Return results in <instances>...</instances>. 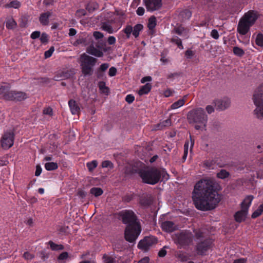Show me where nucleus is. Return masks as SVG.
I'll list each match as a JSON object with an SVG mask.
<instances>
[{"mask_svg":"<svg viewBox=\"0 0 263 263\" xmlns=\"http://www.w3.org/2000/svg\"><path fill=\"white\" fill-rule=\"evenodd\" d=\"M192 198L198 210L206 211L214 209L220 201L214 179L206 178L197 182L194 186Z\"/></svg>","mask_w":263,"mask_h":263,"instance_id":"1","label":"nucleus"},{"mask_svg":"<svg viewBox=\"0 0 263 263\" xmlns=\"http://www.w3.org/2000/svg\"><path fill=\"white\" fill-rule=\"evenodd\" d=\"M122 222L127 226L125 231V238L129 242H134L141 233V226L136 214L132 210H125L119 214Z\"/></svg>","mask_w":263,"mask_h":263,"instance_id":"2","label":"nucleus"},{"mask_svg":"<svg viewBox=\"0 0 263 263\" xmlns=\"http://www.w3.org/2000/svg\"><path fill=\"white\" fill-rule=\"evenodd\" d=\"M193 232L196 242L195 249L197 253L201 256L206 255V252L212 248L213 240L206 235L202 229H194Z\"/></svg>","mask_w":263,"mask_h":263,"instance_id":"3","label":"nucleus"},{"mask_svg":"<svg viewBox=\"0 0 263 263\" xmlns=\"http://www.w3.org/2000/svg\"><path fill=\"white\" fill-rule=\"evenodd\" d=\"M187 119L190 124L194 125L196 130H205L208 120V115L203 108L198 107L189 111Z\"/></svg>","mask_w":263,"mask_h":263,"instance_id":"4","label":"nucleus"},{"mask_svg":"<svg viewBox=\"0 0 263 263\" xmlns=\"http://www.w3.org/2000/svg\"><path fill=\"white\" fill-rule=\"evenodd\" d=\"M139 175L144 183L154 185L157 184L161 178L167 180L169 175L165 169L151 167L147 170L140 171Z\"/></svg>","mask_w":263,"mask_h":263,"instance_id":"5","label":"nucleus"},{"mask_svg":"<svg viewBox=\"0 0 263 263\" xmlns=\"http://www.w3.org/2000/svg\"><path fill=\"white\" fill-rule=\"evenodd\" d=\"M194 235L190 230H183L175 233L173 236V239L178 247L185 248L193 243Z\"/></svg>","mask_w":263,"mask_h":263,"instance_id":"6","label":"nucleus"},{"mask_svg":"<svg viewBox=\"0 0 263 263\" xmlns=\"http://www.w3.org/2000/svg\"><path fill=\"white\" fill-rule=\"evenodd\" d=\"M253 100L256 108L254 113L258 119H263V86L257 88L255 91Z\"/></svg>","mask_w":263,"mask_h":263,"instance_id":"7","label":"nucleus"},{"mask_svg":"<svg viewBox=\"0 0 263 263\" xmlns=\"http://www.w3.org/2000/svg\"><path fill=\"white\" fill-rule=\"evenodd\" d=\"M81 66L82 73L84 76H91L93 70L92 67L95 65L97 59L85 53L81 55Z\"/></svg>","mask_w":263,"mask_h":263,"instance_id":"8","label":"nucleus"},{"mask_svg":"<svg viewBox=\"0 0 263 263\" xmlns=\"http://www.w3.org/2000/svg\"><path fill=\"white\" fill-rule=\"evenodd\" d=\"M101 28L103 30L112 34L117 32L121 28V26L120 24L119 23V21L116 20L114 17L102 22Z\"/></svg>","mask_w":263,"mask_h":263,"instance_id":"9","label":"nucleus"},{"mask_svg":"<svg viewBox=\"0 0 263 263\" xmlns=\"http://www.w3.org/2000/svg\"><path fill=\"white\" fill-rule=\"evenodd\" d=\"M28 98L27 95L22 91L9 90L6 87L4 99L6 100L15 102L22 101Z\"/></svg>","mask_w":263,"mask_h":263,"instance_id":"10","label":"nucleus"},{"mask_svg":"<svg viewBox=\"0 0 263 263\" xmlns=\"http://www.w3.org/2000/svg\"><path fill=\"white\" fill-rule=\"evenodd\" d=\"M157 243V239L153 236H145L138 244V248L143 251H147Z\"/></svg>","mask_w":263,"mask_h":263,"instance_id":"11","label":"nucleus"},{"mask_svg":"<svg viewBox=\"0 0 263 263\" xmlns=\"http://www.w3.org/2000/svg\"><path fill=\"white\" fill-rule=\"evenodd\" d=\"M14 135L13 132H6L1 139V146L3 149H8L11 147L14 143Z\"/></svg>","mask_w":263,"mask_h":263,"instance_id":"12","label":"nucleus"},{"mask_svg":"<svg viewBox=\"0 0 263 263\" xmlns=\"http://www.w3.org/2000/svg\"><path fill=\"white\" fill-rule=\"evenodd\" d=\"M252 26L251 24L241 17L238 22L237 30L240 34L245 35L250 31Z\"/></svg>","mask_w":263,"mask_h":263,"instance_id":"13","label":"nucleus"},{"mask_svg":"<svg viewBox=\"0 0 263 263\" xmlns=\"http://www.w3.org/2000/svg\"><path fill=\"white\" fill-rule=\"evenodd\" d=\"M147 11H154L162 6V0H143Z\"/></svg>","mask_w":263,"mask_h":263,"instance_id":"14","label":"nucleus"},{"mask_svg":"<svg viewBox=\"0 0 263 263\" xmlns=\"http://www.w3.org/2000/svg\"><path fill=\"white\" fill-rule=\"evenodd\" d=\"M259 17L258 13L254 10H249L246 12L242 17L252 26H253Z\"/></svg>","mask_w":263,"mask_h":263,"instance_id":"15","label":"nucleus"},{"mask_svg":"<svg viewBox=\"0 0 263 263\" xmlns=\"http://www.w3.org/2000/svg\"><path fill=\"white\" fill-rule=\"evenodd\" d=\"M230 103V100L228 98L218 99L215 101V105L216 109L221 110L227 108L229 106Z\"/></svg>","mask_w":263,"mask_h":263,"instance_id":"16","label":"nucleus"},{"mask_svg":"<svg viewBox=\"0 0 263 263\" xmlns=\"http://www.w3.org/2000/svg\"><path fill=\"white\" fill-rule=\"evenodd\" d=\"M249 212L240 209L237 211L234 215L235 220L238 223H241L246 220Z\"/></svg>","mask_w":263,"mask_h":263,"instance_id":"17","label":"nucleus"},{"mask_svg":"<svg viewBox=\"0 0 263 263\" xmlns=\"http://www.w3.org/2000/svg\"><path fill=\"white\" fill-rule=\"evenodd\" d=\"M254 196L252 195L247 196L240 204L241 209L249 212V208L251 205Z\"/></svg>","mask_w":263,"mask_h":263,"instance_id":"18","label":"nucleus"},{"mask_svg":"<svg viewBox=\"0 0 263 263\" xmlns=\"http://www.w3.org/2000/svg\"><path fill=\"white\" fill-rule=\"evenodd\" d=\"M52 12L47 11L42 13L39 17V21L43 26H47L49 24V17L51 15Z\"/></svg>","mask_w":263,"mask_h":263,"instance_id":"19","label":"nucleus"},{"mask_svg":"<svg viewBox=\"0 0 263 263\" xmlns=\"http://www.w3.org/2000/svg\"><path fill=\"white\" fill-rule=\"evenodd\" d=\"M162 230L167 232H172L175 230V223L171 221H165L161 224Z\"/></svg>","mask_w":263,"mask_h":263,"instance_id":"20","label":"nucleus"},{"mask_svg":"<svg viewBox=\"0 0 263 263\" xmlns=\"http://www.w3.org/2000/svg\"><path fill=\"white\" fill-rule=\"evenodd\" d=\"M174 32L178 35L184 36L185 38L188 37V31L187 29L182 25L175 27Z\"/></svg>","mask_w":263,"mask_h":263,"instance_id":"21","label":"nucleus"},{"mask_svg":"<svg viewBox=\"0 0 263 263\" xmlns=\"http://www.w3.org/2000/svg\"><path fill=\"white\" fill-rule=\"evenodd\" d=\"M68 105L72 115H76L79 112L80 108L74 100H70L68 101Z\"/></svg>","mask_w":263,"mask_h":263,"instance_id":"22","label":"nucleus"},{"mask_svg":"<svg viewBox=\"0 0 263 263\" xmlns=\"http://www.w3.org/2000/svg\"><path fill=\"white\" fill-rule=\"evenodd\" d=\"M87 51L90 54L94 55L97 57H102L103 55V53L102 51L97 49L93 46H90L87 50Z\"/></svg>","mask_w":263,"mask_h":263,"instance_id":"23","label":"nucleus"},{"mask_svg":"<svg viewBox=\"0 0 263 263\" xmlns=\"http://www.w3.org/2000/svg\"><path fill=\"white\" fill-rule=\"evenodd\" d=\"M115 14L116 15L115 17H114L115 18L116 20L119 21V23L120 24V25L122 27V24L125 21V14L124 12L121 11H116Z\"/></svg>","mask_w":263,"mask_h":263,"instance_id":"24","label":"nucleus"},{"mask_svg":"<svg viewBox=\"0 0 263 263\" xmlns=\"http://www.w3.org/2000/svg\"><path fill=\"white\" fill-rule=\"evenodd\" d=\"M152 89V85L150 83H146L144 85L141 87L139 90L138 93L139 95L142 96L143 95L147 94Z\"/></svg>","mask_w":263,"mask_h":263,"instance_id":"25","label":"nucleus"},{"mask_svg":"<svg viewBox=\"0 0 263 263\" xmlns=\"http://www.w3.org/2000/svg\"><path fill=\"white\" fill-rule=\"evenodd\" d=\"M139 203L142 206L147 208L152 204V200L149 197L144 196L140 198Z\"/></svg>","mask_w":263,"mask_h":263,"instance_id":"26","label":"nucleus"},{"mask_svg":"<svg viewBox=\"0 0 263 263\" xmlns=\"http://www.w3.org/2000/svg\"><path fill=\"white\" fill-rule=\"evenodd\" d=\"M171 125V120L170 119H167L160 123L157 124L156 125V129L161 130L163 129L164 127L170 126Z\"/></svg>","mask_w":263,"mask_h":263,"instance_id":"27","label":"nucleus"},{"mask_svg":"<svg viewBox=\"0 0 263 263\" xmlns=\"http://www.w3.org/2000/svg\"><path fill=\"white\" fill-rule=\"evenodd\" d=\"M143 26L141 24H137L133 27V35L135 38L139 36L140 32L143 30Z\"/></svg>","mask_w":263,"mask_h":263,"instance_id":"28","label":"nucleus"},{"mask_svg":"<svg viewBox=\"0 0 263 263\" xmlns=\"http://www.w3.org/2000/svg\"><path fill=\"white\" fill-rule=\"evenodd\" d=\"M185 100L184 98L179 99V100L173 103L170 106L171 109H177L185 104Z\"/></svg>","mask_w":263,"mask_h":263,"instance_id":"29","label":"nucleus"},{"mask_svg":"<svg viewBox=\"0 0 263 263\" xmlns=\"http://www.w3.org/2000/svg\"><path fill=\"white\" fill-rule=\"evenodd\" d=\"M192 13L189 9H184L181 11L179 14V16L184 20H189L192 16Z\"/></svg>","mask_w":263,"mask_h":263,"instance_id":"30","label":"nucleus"},{"mask_svg":"<svg viewBox=\"0 0 263 263\" xmlns=\"http://www.w3.org/2000/svg\"><path fill=\"white\" fill-rule=\"evenodd\" d=\"M137 168L131 165H127L124 168V173L126 175H132L137 173Z\"/></svg>","mask_w":263,"mask_h":263,"instance_id":"31","label":"nucleus"},{"mask_svg":"<svg viewBox=\"0 0 263 263\" xmlns=\"http://www.w3.org/2000/svg\"><path fill=\"white\" fill-rule=\"evenodd\" d=\"M263 213V203H261L258 208L255 210L251 215V218L253 219L256 218L260 216Z\"/></svg>","mask_w":263,"mask_h":263,"instance_id":"32","label":"nucleus"},{"mask_svg":"<svg viewBox=\"0 0 263 263\" xmlns=\"http://www.w3.org/2000/svg\"><path fill=\"white\" fill-rule=\"evenodd\" d=\"M60 72L61 74V77L63 80L69 79L74 74L73 71L71 70H65L61 71Z\"/></svg>","mask_w":263,"mask_h":263,"instance_id":"33","label":"nucleus"},{"mask_svg":"<svg viewBox=\"0 0 263 263\" xmlns=\"http://www.w3.org/2000/svg\"><path fill=\"white\" fill-rule=\"evenodd\" d=\"M85 8L88 12H92L98 8V5L96 2H89L86 5Z\"/></svg>","mask_w":263,"mask_h":263,"instance_id":"34","label":"nucleus"},{"mask_svg":"<svg viewBox=\"0 0 263 263\" xmlns=\"http://www.w3.org/2000/svg\"><path fill=\"white\" fill-rule=\"evenodd\" d=\"M17 26L16 22L12 18L8 19L6 22V27L8 29H13Z\"/></svg>","mask_w":263,"mask_h":263,"instance_id":"35","label":"nucleus"},{"mask_svg":"<svg viewBox=\"0 0 263 263\" xmlns=\"http://www.w3.org/2000/svg\"><path fill=\"white\" fill-rule=\"evenodd\" d=\"M90 193L97 197L102 195L103 193V191L100 187H93L90 189Z\"/></svg>","mask_w":263,"mask_h":263,"instance_id":"36","label":"nucleus"},{"mask_svg":"<svg viewBox=\"0 0 263 263\" xmlns=\"http://www.w3.org/2000/svg\"><path fill=\"white\" fill-rule=\"evenodd\" d=\"M171 42L175 44L180 49H183V46L182 43V41L178 36H173L171 40Z\"/></svg>","mask_w":263,"mask_h":263,"instance_id":"37","label":"nucleus"},{"mask_svg":"<svg viewBox=\"0 0 263 263\" xmlns=\"http://www.w3.org/2000/svg\"><path fill=\"white\" fill-rule=\"evenodd\" d=\"M121 32H123L125 34L127 39L130 38L132 33L133 34L132 26L130 25H127Z\"/></svg>","mask_w":263,"mask_h":263,"instance_id":"38","label":"nucleus"},{"mask_svg":"<svg viewBox=\"0 0 263 263\" xmlns=\"http://www.w3.org/2000/svg\"><path fill=\"white\" fill-rule=\"evenodd\" d=\"M45 167L46 170L51 171L57 170L58 168V165L56 162H47L45 163Z\"/></svg>","mask_w":263,"mask_h":263,"instance_id":"39","label":"nucleus"},{"mask_svg":"<svg viewBox=\"0 0 263 263\" xmlns=\"http://www.w3.org/2000/svg\"><path fill=\"white\" fill-rule=\"evenodd\" d=\"M48 244L53 251L62 250L64 248L63 245L56 244L51 240L48 242Z\"/></svg>","mask_w":263,"mask_h":263,"instance_id":"40","label":"nucleus"},{"mask_svg":"<svg viewBox=\"0 0 263 263\" xmlns=\"http://www.w3.org/2000/svg\"><path fill=\"white\" fill-rule=\"evenodd\" d=\"M156 18L154 16H151L148 22L147 27L151 30H153L156 26Z\"/></svg>","mask_w":263,"mask_h":263,"instance_id":"41","label":"nucleus"},{"mask_svg":"<svg viewBox=\"0 0 263 263\" xmlns=\"http://www.w3.org/2000/svg\"><path fill=\"white\" fill-rule=\"evenodd\" d=\"M230 176V173L226 170H221L217 173L216 176L217 178L221 179H226Z\"/></svg>","mask_w":263,"mask_h":263,"instance_id":"42","label":"nucleus"},{"mask_svg":"<svg viewBox=\"0 0 263 263\" xmlns=\"http://www.w3.org/2000/svg\"><path fill=\"white\" fill-rule=\"evenodd\" d=\"M98 161L97 160H92L86 163V166L89 172H92L95 168L98 166Z\"/></svg>","mask_w":263,"mask_h":263,"instance_id":"43","label":"nucleus"},{"mask_svg":"<svg viewBox=\"0 0 263 263\" xmlns=\"http://www.w3.org/2000/svg\"><path fill=\"white\" fill-rule=\"evenodd\" d=\"M21 6V3L18 1L15 0L10 2L9 3L6 4V8H13L17 9Z\"/></svg>","mask_w":263,"mask_h":263,"instance_id":"44","label":"nucleus"},{"mask_svg":"<svg viewBox=\"0 0 263 263\" xmlns=\"http://www.w3.org/2000/svg\"><path fill=\"white\" fill-rule=\"evenodd\" d=\"M68 253L67 252H63L61 253L58 257L59 263H65V260L68 258Z\"/></svg>","mask_w":263,"mask_h":263,"instance_id":"45","label":"nucleus"},{"mask_svg":"<svg viewBox=\"0 0 263 263\" xmlns=\"http://www.w3.org/2000/svg\"><path fill=\"white\" fill-rule=\"evenodd\" d=\"M255 43L257 45L260 47H263V34L259 33L257 34Z\"/></svg>","mask_w":263,"mask_h":263,"instance_id":"46","label":"nucleus"},{"mask_svg":"<svg viewBox=\"0 0 263 263\" xmlns=\"http://www.w3.org/2000/svg\"><path fill=\"white\" fill-rule=\"evenodd\" d=\"M233 51L235 55L239 57H242L245 54L243 50L237 46L233 47Z\"/></svg>","mask_w":263,"mask_h":263,"instance_id":"47","label":"nucleus"},{"mask_svg":"<svg viewBox=\"0 0 263 263\" xmlns=\"http://www.w3.org/2000/svg\"><path fill=\"white\" fill-rule=\"evenodd\" d=\"M99 87L100 90L104 93L106 95L108 93L109 89L106 86L105 83L104 82H100L99 83Z\"/></svg>","mask_w":263,"mask_h":263,"instance_id":"48","label":"nucleus"},{"mask_svg":"<svg viewBox=\"0 0 263 263\" xmlns=\"http://www.w3.org/2000/svg\"><path fill=\"white\" fill-rule=\"evenodd\" d=\"M216 161L214 159L206 160L203 162L204 166L208 168H213V166L215 164Z\"/></svg>","mask_w":263,"mask_h":263,"instance_id":"49","label":"nucleus"},{"mask_svg":"<svg viewBox=\"0 0 263 263\" xmlns=\"http://www.w3.org/2000/svg\"><path fill=\"white\" fill-rule=\"evenodd\" d=\"M101 166L103 168H107L109 167L110 168H112L114 167L112 163L109 160L103 161L101 163Z\"/></svg>","mask_w":263,"mask_h":263,"instance_id":"50","label":"nucleus"},{"mask_svg":"<svg viewBox=\"0 0 263 263\" xmlns=\"http://www.w3.org/2000/svg\"><path fill=\"white\" fill-rule=\"evenodd\" d=\"M42 44H46L48 42V35L46 33H42L40 39Z\"/></svg>","mask_w":263,"mask_h":263,"instance_id":"51","label":"nucleus"},{"mask_svg":"<svg viewBox=\"0 0 263 263\" xmlns=\"http://www.w3.org/2000/svg\"><path fill=\"white\" fill-rule=\"evenodd\" d=\"M54 50V47L53 46L49 48V49H48V50H47L45 52V53H44L45 58L46 59L50 58L52 55Z\"/></svg>","mask_w":263,"mask_h":263,"instance_id":"52","label":"nucleus"},{"mask_svg":"<svg viewBox=\"0 0 263 263\" xmlns=\"http://www.w3.org/2000/svg\"><path fill=\"white\" fill-rule=\"evenodd\" d=\"M86 14V11L85 9H81L76 11V15L78 17H81Z\"/></svg>","mask_w":263,"mask_h":263,"instance_id":"53","label":"nucleus"},{"mask_svg":"<svg viewBox=\"0 0 263 263\" xmlns=\"http://www.w3.org/2000/svg\"><path fill=\"white\" fill-rule=\"evenodd\" d=\"M23 257L26 260H29L33 258L34 256L28 252H25L23 254Z\"/></svg>","mask_w":263,"mask_h":263,"instance_id":"54","label":"nucleus"},{"mask_svg":"<svg viewBox=\"0 0 263 263\" xmlns=\"http://www.w3.org/2000/svg\"><path fill=\"white\" fill-rule=\"evenodd\" d=\"M135 100V97L132 95H127L125 97V101L129 104L132 103Z\"/></svg>","mask_w":263,"mask_h":263,"instance_id":"55","label":"nucleus"},{"mask_svg":"<svg viewBox=\"0 0 263 263\" xmlns=\"http://www.w3.org/2000/svg\"><path fill=\"white\" fill-rule=\"evenodd\" d=\"M109 65L108 63H103L100 65V66L99 67V68L98 69L99 71H101L104 72L107 69V68L109 67Z\"/></svg>","mask_w":263,"mask_h":263,"instance_id":"56","label":"nucleus"},{"mask_svg":"<svg viewBox=\"0 0 263 263\" xmlns=\"http://www.w3.org/2000/svg\"><path fill=\"white\" fill-rule=\"evenodd\" d=\"M167 248L166 246H164L158 252V256L160 257H164L166 254V251L165 250V248Z\"/></svg>","mask_w":263,"mask_h":263,"instance_id":"57","label":"nucleus"},{"mask_svg":"<svg viewBox=\"0 0 263 263\" xmlns=\"http://www.w3.org/2000/svg\"><path fill=\"white\" fill-rule=\"evenodd\" d=\"M117 73V69L115 67H111L109 68L108 71V75L110 77H114L116 75Z\"/></svg>","mask_w":263,"mask_h":263,"instance_id":"58","label":"nucleus"},{"mask_svg":"<svg viewBox=\"0 0 263 263\" xmlns=\"http://www.w3.org/2000/svg\"><path fill=\"white\" fill-rule=\"evenodd\" d=\"M194 54V52L192 50H191V49H187L185 52V56L186 57V58L187 59H192V57H193Z\"/></svg>","mask_w":263,"mask_h":263,"instance_id":"59","label":"nucleus"},{"mask_svg":"<svg viewBox=\"0 0 263 263\" xmlns=\"http://www.w3.org/2000/svg\"><path fill=\"white\" fill-rule=\"evenodd\" d=\"M211 36L214 39H218L219 37V35L218 31L216 29H213L211 32Z\"/></svg>","mask_w":263,"mask_h":263,"instance_id":"60","label":"nucleus"},{"mask_svg":"<svg viewBox=\"0 0 263 263\" xmlns=\"http://www.w3.org/2000/svg\"><path fill=\"white\" fill-rule=\"evenodd\" d=\"M52 112H53L52 109L51 107H50L45 108L43 110V114L44 115H49V116H52Z\"/></svg>","mask_w":263,"mask_h":263,"instance_id":"61","label":"nucleus"},{"mask_svg":"<svg viewBox=\"0 0 263 263\" xmlns=\"http://www.w3.org/2000/svg\"><path fill=\"white\" fill-rule=\"evenodd\" d=\"M93 35L96 40L102 39L104 36L103 33L99 31H95L93 33Z\"/></svg>","mask_w":263,"mask_h":263,"instance_id":"62","label":"nucleus"},{"mask_svg":"<svg viewBox=\"0 0 263 263\" xmlns=\"http://www.w3.org/2000/svg\"><path fill=\"white\" fill-rule=\"evenodd\" d=\"M40 35H41V33L40 31H35L33 32L31 34L30 36H31V38L32 39H36L39 38L40 36Z\"/></svg>","mask_w":263,"mask_h":263,"instance_id":"63","label":"nucleus"},{"mask_svg":"<svg viewBox=\"0 0 263 263\" xmlns=\"http://www.w3.org/2000/svg\"><path fill=\"white\" fill-rule=\"evenodd\" d=\"M116 39L114 36H110L108 37L107 42L109 45H112L116 43Z\"/></svg>","mask_w":263,"mask_h":263,"instance_id":"64","label":"nucleus"}]
</instances>
